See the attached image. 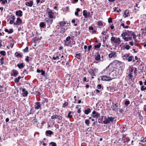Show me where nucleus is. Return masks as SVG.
<instances>
[{"instance_id": "5", "label": "nucleus", "mask_w": 146, "mask_h": 146, "mask_svg": "<svg viewBox=\"0 0 146 146\" xmlns=\"http://www.w3.org/2000/svg\"><path fill=\"white\" fill-rule=\"evenodd\" d=\"M92 117L94 118H97L100 115V114L96 111H94L92 112Z\"/></svg>"}, {"instance_id": "59", "label": "nucleus", "mask_w": 146, "mask_h": 146, "mask_svg": "<svg viewBox=\"0 0 146 146\" xmlns=\"http://www.w3.org/2000/svg\"><path fill=\"white\" fill-rule=\"evenodd\" d=\"M142 44L143 45L144 47H145L146 46V42H145L144 43H142Z\"/></svg>"}, {"instance_id": "64", "label": "nucleus", "mask_w": 146, "mask_h": 146, "mask_svg": "<svg viewBox=\"0 0 146 146\" xmlns=\"http://www.w3.org/2000/svg\"><path fill=\"white\" fill-rule=\"evenodd\" d=\"M89 29L90 30H93L94 29V28L92 27H90L89 28Z\"/></svg>"}, {"instance_id": "4", "label": "nucleus", "mask_w": 146, "mask_h": 146, "mask_svg": "<svg viewBox=\"0 0 146 146\" xmlns=\"http://www.w3.org/2000/svg\"><path fill=\"white\" fill-rule=\"evenodd\" d=\"M53 10H51L47 11L48 17L50 18H53L54 16V13L53 12Z\"/></svg>"}, {"instance_id": "44", "label": "nucleus", "mask_w": 146, "mask_h": 146, "mask_svg": "<svg viewBox=\"0 0 146 146\" xmlns=\"http://www.w3.org/2000/svg\"><path fill=\"white\" fill-rule=\"evenodd\" d=\"M50 144L52 145V146H56V143L53 142H51Z\"/></svg>"}, {"instance_id": "13", "label": "nucleus", "mask_w": 146, "mask_h": 146, "mask_svg": "<svg viewBox=\"0 0 146 146\" xmlns=\"http://www.w3.org/2000/svg\"><path fill=\"white\" fill-rule=\"evenodd\" d=\"M121 63V62L116 60H114L113 62V64L115 65H116L117 66L119 65Z\"/></svg>"}, {"instance_id": "7", "label": "nucleus", "mask_w": 146, "mask_h": 146, "mask_svg": "<svg viewBox=\"0 0 146 146\" xmlns=\"http://www.w3.org/2000/svg\"><path fill=\"white\" fill-rule=\"evenodd\" d=\"M52 18H46V21L48 25H51L53 22V20Z\"/></svg>"}, {"instance_id": "49", "label": "nucleus", "mask_w": 146, "mask_h": 146, "mask_svg": "<svg viewBox=\"0 0 146 146\" xmlns=\"http://www.w3.org/2000/svg\"><path fill=\"white\" fill-rule=\"evenodd\" d=\"M80 53L77 54H76V57H77L78 59H80Z\"/></svg>"}, {"instance_id": "36", "label": "nucleus", "mask_w": 146, "mask_h": 146, "mask_svg": "<svg viewBox=\"0 0 146 146\" xmlns=\"http://www.w3.org/2000/svg\"><path fill=\"white\" fill-rule=\"evenodd\" d=\"M128 57V58L127 59V60L128 62H131L132 60V57L133 56H129Z\"/></svg>"}, {"instance_id": "47", "label": "nucleus", "mask_w": 146, "mask_h": 146, "mask_svg": "<svg viewBox=\"0 0 146 146\" xmlns=\"http://www.w3.org/2000/svg\"><path fill=\"white\" fill-rule=\"evenodd\" d=\"M72 116L71 113L70 112H69L68 115V117L69 118H71L72 117Z\"/></svg>"}, {"instance_id": "10", "label": "nucleus", "mask_w": 146, "mask_h": 146, "mask_svg": "<svg viewBox=\"0 0 146 146\" xmlns=\"http://www.w3.org/2000/svg\"><path fill=\"white\" fill-rule=\"evenodd\" d=\"M36 106H35V108L36 110H38L41 107V105L40 102H37L36 103Z\"/></svg>"}, {"instance_id": "61", "label": "nucleus", "mask_w": 146, "mask_h": 146, "mask_svg": "<svg viewBox=\"0 0 146 146\" xmlns=\"http://www.w3.org/2000/svg\"><path fill=\"white\" fill-rule=\"evenodd\" d=\"M23 74H27V72L26 70H24L23 71Z\"/></svg>"}, {"instance_id": "50", "label": "nucleus", "mask_w": 146, "mask_h": 146, "mask_svg": "<svg viewBox=\"0 0 146 146\" xmlns=\"http://www.w3.org/2000/svg\"><path fill=\"white\" fill-rule=\"evenodd\" d=\"M1 1H2V3L4 4L5 3V2H6L7 3V0H0Z\"/></svg>"}, {"instance_id": "8", "label": "nucleus", "mask_w": 146, "mask_h": 146, "mask_svg": "<svg viewBox=\"0 0 146 146\" xmlns=\"http://www.w3.org/2000/svg\"><path fill=\"white\" fill-rule=\"evenodd\" d=\"M22 91L23 92L22 93L23 96L24 97H26L27 96L28 94V91L26 90L25 88H23L22 90Z\"/></svg>"}, {"instance_id": "21", "label": "nucleus", "mask_w": 146, "mask_h": 146, "mask_svg": "<svg viewBox=\"0 0 146 146\" xmlns=\"http://www.w3.org/2000/svg\"><path fill=\"white\" fill-rule=\"evenodd\" d=\"M115 43L118 44H119V43L121 42V40L120 38H117L115 40L114 42Z\"/></svg>"}, {"instance_id": "51", "label": "nucleus", "mask_w": 146, "mask_h": 146, "mask_svg": "<svg viewBox=\"0 0 146 146\" xmlns=\"http://www.w3.org/2000/svg\"><path fill=\"white\" fill-rule=\"evenodd\" d=\"M108 22L109 23H111L112 22V19L110 17L108 19Z\"/></svg>"}, {"instance_id": "45", "label": "nucleus", "mask_w": 146, "mask_h": 146, "mask_svg": "<svg viewBox=\"0 0 146 146\" xmlns=\"http://www.w3.org/2000/svg\"><path fill=\"white\" fill-rule=\"evenodd\" d=\"M124 141L125 143H127L130 141V139L128 138H126Z\"/></svg>"}, {"instance_id": "15", "label": "nucleus", "mask_w": 146, "mask_h": 146, "mask_svg": "<svg viewBox=\"0 0 146 146\" xmlns=\"http://www.w3.org/2000/svg\"><path fill=\"white\" fill-rule=\"evenodd\" d=\"M129 54H125L122 56V58L123 60H127V57L129 56Z\"/></svg>"}, {"instance_id": "41", "label": "nucleus", "mask_w": 146, "mask_h": 146, "mask_svg": "<svg viewBox=\"0 0 146 146\" xmlns=\"http://www.w3.org/2000/svg\"><path fill=\"white\" fill-rule=\"evenodd\" d=\"M128 77L129 78V79L132 80L133 76L131 74H128Z\"/></svg>"}, {"instance_id": "28", "label": "nucleus", "mask_w": 146, "mask_h": 146, "mask_svg": "<svg viewBox=\"0 0 146 146\" xmlns=\"http://www.w3.org/2000/svg\"><path fill=\"white\" fill-rule=\"evenodd\" d=\"M97 25L99 27L102 26L103 25V23L102 21H99L98 22Z\"/></svg>"}, {"instance_id": "11", "label": "nucleus", "mask_w": 146, "mask_h": 146, "mask_svg": "<svg viewBox=\"0 0 146 146\" xmlns=\"http://www.w3.org/2000/svg\"><path fill=\"white\" fill-rule=\"evenodd\" d=\"M33 2L32 1H30V2H27L25 3V4L26 6H29L30 7H31L32 6L33 4Z\"/></svg>"}, {"instance_id": "6", "label": "nucleus", "mask_w": 146, "mask_h": 146, "mask_svg": "<svg viewBox=\"0 0 146 146\" xmlns=\"http://www.w3.org/2000/svg\"><path fill=\"white\" fill-rule=\"evenodd\" d=\"M62 117L61 116H59L56 115H53L51 117V118L52 119H58L61 120Z\"/></svg>"}, {"instance_id": "63", "label": "nucleus", "mask_w": 146, "mask_h": 146, "mask_svg": "<svg viewBox=\"0 0 146 146\" xmlns=\"http://www.w3.org/2000/svg\"><path fill=\"white\" fill-rule=\"evenodd\" d=\"M112 110H117L116 107H115L114 106H113V108H112Z\"/></svg>"}, {"instance_id": "40", "label": "nucleus", "mask_w": 146, "mask_h": 146, "mask_svg": "<svg viewBox=\"0 0 146 146\" xmlns=\"http://www.w3.org/2000/svg\"><path fill=\"white\" fill-rule=\"evenodd\" d=\"M45 0H36V2L37 4L40 2L41 3H42L44 2Z\"/></svg>"}, {"instance_id": "35", "label": "nucleus", "mask_w": 146, "mask_h": 146, "mask_svg": "<svg viewBox=\"0 0 146 146\" xmlns=\"http://www.w3.org/2000/svg\"><path fill=\"white\" fill-rule=\"evenodd\" d=\"M23 51L24 52H29V48L27 47L25 49H23Z\"/></svg>"}, {"instance_id": "24", "label": "nucleus", "mask_w": 146, "mask_h": 146, "mask_svg": "<svg viewBox=\"0 0 146 146\" xmlns=\"http://www.w3.org/2000/svg\"><path fill=\"white\" fill-rule=\"evenodd\" d=\"M11 18L12 20H10L9 23L11 24H12L13 23H14V20L15 19V16H13L11 17Z\"/></svg>"}, {"instance_id": "16", "label": "nucleus", "mask_w": 146, "mask_h": 146, "mask_svg": "<svg viewBox=\"0 0 146 146\" xmlns=\"http://www.w3.org/2000/svg\"><path fill=\"white\" fill-rule=\"evenodd\" d=\"M16 15L20 17H21L23 15L22 11L21 10H19L16 12Z\"/></svg>"}, {"instance_id": "3", "label": "nucleus", "mask_w": 146, "mask_h": 146, "mask_svg": "<svg viewBox=\"0 0 146 146\" xmlns=\"http://www.w3.org/2000/svg\"><path fill=\"white\" fill-rule=\"evenodd\" d=\"M114 119L115 118L113 117H108V118H105L103 122L104 124H107L109 123L110 121H113Z\"/></svg>"}, {"instance_id": "23", "label": "nucleus", "mask_w": 146, "mask_h": 146, "mask_svg": "<svg viewBox=\"0 0 146 146\" xmlns=\"http://www.w3.org/2000/svg\"><path fill=\"white\" fill-rule=\"evenodd\" d=\"M61 54H59L58 55H57L56 56H54L52 58V59L54 60H58L59 59V57L60 56Z\"/></svg>"}, {"instance_id": "14", "label": "nucleus", "mask_w": 146, "mask_h": 146, "mask_svg": "<svg viewBox=\"0 0 146 146\" xmlns=\"http://www.w3.org/2000/svg\"><path fill=\"white\" fill-rule=\"evenodd\" d=\"M22 20L21 19L19 18H17V21L15 23H14L15 25H19L21 23Z\"/></svg>"}, {"instance_id": "17", "label": "nucleus", "mask_w": 146, "mask_h": 146, "mask_svg": "<svg viewBox=\"0 0 146 146\" xmlns=\"http://www.w3.org/2000/svg\"><path fill=\"white\" fill-rule=\"evenodd\" d=\"M83 15L84 16L85 18H87L89 17L87 11L86 10H84L83 12Z\"/></svg>"}, {"instance_id": "53", "label": "nucleus", "mask_w": 146, "mask_h": 146, "mask_svg": "<svg viewBox=\"0 0 146 146\" xmlns=\"http://www.w3.org/2000/svg\"><path fill=\"white\" fill-rule=\"evenodd\" d=\"M41 72V75L43 76H44L45 74V72L44 71H43V70H42Z\"/></svg>"}, {"instance_id": "39", "label": "nucleus", "mask_w": 146, "mask_h": 146, "mask_svg": "<svg viewBox=\"0 0 146 146\" xmlns=\"http://www.w3.org/2000/svg\"><path fill=\"white\" fill-rule=\"evenodd\" d=\"M130 102L129 101H126L125 102V105L127 106L128 105L130 104Z\"/></svg>"}, {"instance_id": "22", "label": "nucleus", "mask_w": 146, "mask_h": 146, "mask_svg": "<svg viewBox=\"0 0 146 146\" xmlns=\"http://www.w3.org/2000/svg\"><path fill=\"white\" fill-rule=\"evenodd\" d=\"M115 54V52H112L111 53H110L109 54V57L110 58H111L113 57H114Z\"/></svg>"}, {"instance_id": "62", "label": "nucleus", "mask_w": 146, "mask_h": 146, "mask_svg": "<svg viewBox=\"0 0 146 146\" xmlns=\"http://www.w3.org/2000/svg\"><path fill=\"white\" fill-rule=\"evenodd\" d=\"M143 110L146 111V105H145L143 107Z\"/></svg>"}, {"instance_id": "9", "label": "nucleus", "mask_w": 146, "mask_h": 146, "mask_svg": "<svg viewBox=\"0 0 146 146\" xmlns=\"http://www.w3.org/2000/svg\"><path fill=\"white\" fill-rule=\"evenodd\" d=\"M129 16V10H126L124 11L123 14V16L125 18Z\"/></svg>"}, {"instance_id": "38", "label": "nucleus", "mask_w": 146, "mask_h": 146, "mask_svg": "<svg viewBox=\"0 0 146 146\" xmlns=\"http://www.w3.org/2000/svg\"><path fill=\"white\" fill-rule=\"evenodd\" d=\"M141 90L142 91H143L144 90H146V87H145L144 86H142L141 87Z\"/></svg>"}, {"instance_id": "60", "label": "nucleus", "mask_w": 146, "mask_h": 146, "mask_svg": "<svg viewBox=\"0 0 146 146\" xmlns=\"http://www.w3.org/2000/svg\"><path fill=\"white\" fill-rule=\"evenodd\" d=\"M97 88L98 89H100L101 88V86L100 84H98L97 86Z\"/></svg>"}, {"instance_id": "48", "label": "nucleus", "mask_w": 146, "mask_h": 146, "mask_svg": "<svg viewBox=\"0 0 146 146\" xmlns=\"http://www.w3.org/2000/svg\"><path fill=\"white\" fill-rule=\"evenodd\" d=\"M129 71H130V72H133V67H131V66H129Z\"/></svg>"}, {"instance_id": "1", "label": "nucleus", "mask_w": 146, "mask_h": 146, "mask_svg": "<svg viewBox=\"0 0 146 146\" xmlns=\"http://www.w3.org/2000/svg\"><path fill=\"white\" fill-rule=\"evenodd\" d=\"M132 36L133 38H135L137 37L136 35L134 34L133 32L127 31L126 32H123L121 34V36L125 41H128L129 40H132Z\"/></svg>"}, {"instance_id": "46", "label": "nucleus", "mask_w": 146, "mask_h": 146, "mask_svg": "<svg viewBox=\"0 0 146 146\" xmlns=\"http://www.w3.org/2000/svg\"><path fill=\"white\" fill-rule=\"evenodd\" d=\"M4 58L3 57H2L0 59V63L1 64H3V61L4 60Z\"/></svg>"}, {"instance_id": "52", "label": "nucleus", "mask_w": 146, "mask_h": 146, "mask_svg": "<svg viewBox=\"0 0 146 146\" xmlns=\"http://www.w3.org/2000/svg\"><path fill=\"white\" fill-rule=\"evenodd\" d=\"M29 57L28 56H27L26 57L25 59V60L27 62H29Z\"/></svg>"}, {"instance_id": "55", "label": "nucleus", "mask_w": 146, "mask_h": 146, "mask_svg": "<svg viewBox=\"0 0 146 146\" xmlns=\"http://www.w3.org/2000/svg\"><path fill=\"white\" fill-rule=\"evenodd\" d=\"M70 38V36H68L66 38V40L67 41H69Z\"/></svg>"}, {"instance_id": "32", "label": "nucleus", "mask_w": 146, "mask_h": 146, "mask_svg": "<svg viewBox=\"0 0 146 146\" xmlns=\"http://www.w3.org/2000/svg\"><path fill=\"white\" fill-rule=\"evenodd\" d=\"M121 26H122L125 29H127L128 28V26H125L124 24L123 23H121Z\"/></svg>"}, {"instance_id": "31", "label": "nucleus", "mask_w": 146, "mask_h": 146, "mask_svg": "<svg viewBox=\"0 0 146 146\" xmlns=\"http://www.w3.org/2000/svg\"><path fill=\"white\" fill-rule=\"evenodd\" d=\"M0 54L2 55L5 56L6 55V53L4 51H0Z\"/></svg>"}, {"instance_id": "37", "label": "nucleus", "mask_w": 146, "mask_h": 146, "mask_svg": "<svg viewBox=\"0 0 146 146\" xmlns=\"http://www.w3.org/2000/svg\"><path fill=\"white\" fill-rule=\"evenodd\" d=\"M125 48L127 50H129L130 48V46L129 45H127L124 46Z\"/></svg>"}, {"instance_id": "54", "label": "nucleus", "mask_w": 146, "mask_h": 146, "mask_svg": "<svg viewBox=\"0 0 146 146\" xmlns=\"http://www.w3.org/2000/svg\"><path fill=\"white\" fill-rule=\"evenodd\" d=\"M13 32V29H10L8 33L9 34H11Z\"/></svg>"}, {"instance_id": "34", "label": "nucleus", "mask_w": 146, "mask_h": 146, "mask_svg": "<svg viewBox=\"0 0 146 146\" xmlns=\"http://www.w3.org/2000/svg\"><path fill=\"white\" fill-rule=\"evenodd\" d=\"M15 55L17 56H19L20 57H21L22 56V55L20 54L18 52H16L15 53Z\"/></svg>"}, {"instance_id": "27", "label": "nucleus", "mask_w": 146, "mask_h": 146, "mask_svg": "<svg viewBox=\"0 0 146 146\" xmlns=\"http://www.w3.org/2000/svg\"><path fill=\"white\" fill-rule=\"evenodd\" d=\"M101 45V43H99L98 44L94 46V49H96L97 48H99Z\"/></svg>"}, {"instance_id": "58", "label": "nucleus", "mask_w": 146, "mask_h": 146, "mask_svg": "<svg viewBox=\"0 0 146 146\" xmlns=\"http://www.w3.org/2000/svg\"><path fill=\"white\" fill-rule=\"evenodd\" d=\"M129 44L130 45H131L132 46H133V44H134L133 42L132 41L130 42L129 43Z\"/></svg>"}, {"instance_id": "42", "label": "nucleus", "mask_w": 146, "mask_h": 146, "mask_svg": "<svg viewBox=\"0 0 146 146\" xmlns=\"http://www.w3.org/2000/svg\"><path fill=\"white\" fill-rule=\"evenodd\" d=\"M68 103L67 102H65L63 104L62 107L63 108L65 107L66 106H67L68 105Z\"/></svg>"}, {"instance_id": "26", "label": "nucleus", "mask_w": 146, "mask_h": 146, "mask_svg": "<svg viewBox=\"0 0 146 146\" xmlns=\"http://www.w3.org/2000/svg\"><path fill=\"white\" fill-rule=\"evenodd\" d=\"M46 133L47 135H50L53 133V132L50 130H47L46 131Z\"/></svg>"}, {"instance_id": "20", "label": "nucleus", "mask_w": 146, "mask_h": 146, "mask_svg": "<svg viewBox=\"0 0 146 146\" xmlns=\"http://www.w3.org/2000/svg\"><path fill=\"white\" fill-rule=\"evenodd\" d=\"M101 56L99 53H97L95 56V59L96 60H99L100 59Z\"/></svg>"}, {"instance_id": "43", "label": "nucleus", "mask_w": 146, "mask_h": 146, "mask_svg": "<svg viewBox=\"0 0 146 146\" xmlns=\"http://www.w3.org/2000/svg\"><path fill=\"white\" fill-rule=\"evenodd\" d=\"M114 36H112L111 38V41H115L116 40Z\"/></svg>"}, {"instance_id": "33", "label": "nucleus", "mask_w": 146, "mask_h": 146, "mask_svg": "<svg viewBox=\"0 0 146 146\" xmlns=\"http://www.w3.org/2000/svg\"><path fill=\"white\" fill-rule=\"evenodd\" d=\"M45 25V24L43 22H41L40 24V27L42 28L44 27Z\"/></svg>"}, {"instance_id": "29", "label": "nucleus", "mask_w": 146, "mask_h": 146, "mask_svg": "<svg viewBox=\"0 0 146 146\" xmlns=\"http://www.w3.org/2000/svg\"><path fill=\"white\" fill-rule=\"evenodd\" d=\"M21 78V77L20 76H18L17 78H16L15 80V82L16 83H17L19 82V79Z\"/></svg>"}, {"instance_id": "12", "label": "nucleus", "mask_w": 146, "mask_h": 146, "mask_svg": "<svg viewBox=\"0 0 146 146\" xmlns=\"http://www.w3.org/2000/svg\"><path fill=\"white\" fill-rule=\"evenodd\" d=\"M66 24V23L65 21H60L58 23L59 27H62L64 26Z\"/></svg>"}, {"instance_id": "25", "label": "nucleus", "mask_w": 146, "mask_h": 146, "mask_svg": "<svg viewBox=\"0 0 146 146\" xmlns=\"http://www.w3.org/2000/svg\"><path fill=\"white\" fill-rule=\"evenodd\" d=\"M91 111V109L90 108H88L87 110H85L84 111V113L86 114H88Z\"/></svg>"}, {"instance_id": "18", "label": "nucleus", "mask_w": 146, "mask_h": 146, "mask_svg": "<svg viewBox=\"0 0 146 146\" xmlns=\"http://www.w3.org/2000/svg\"><path fill=\"white\" fill-rule=\"evenodd\" d=\"M12 72H13V75L14 76H17L18 74L17 71L15 70H13L12 71ZM11 75L12 76H13V74H11Z\"/></svg>"}, {"instance_id": "30", "label": "nucleus", "mask_w": 146, "mask_h": 146, "mask_svg": "<svg viewBox=\"0 0 146 146\" xmlns=\"http://www.w3.org/2000/svg\"><path fill=\"white\" fill-rule=\"evenodd\" d=\"M85 123L86 125L88 126H89L90 124V121L88 119H86L85 120Z\"/></svg>"}, {"instance_id": "19", "label": "nucleus", "mask_w": 146, "mask_h": 146, "mask_svg": "<svg viewBox=\"0 0 146 146\" xmlns=\"http://www.w3.org/2000/svg\"><path fill=\"white\" fill-rule=\"evenodd\" d=\"M25 66V65L23 63H21L20 64H17V66L20 69L23 68Z\"/></svg>"}, {"instance_id": "2", "label": "nucleus", "mask_w": 146, "mask_h": 146, "mask_svg": "<svg viewBox=\"0 0 146 146\" xmlns=\"http://www.w3.org/2000/svg\"><path fill=\"white\" fill-rule=\"evenodd\" d=\"M101 80L103 81H110L115 77H112L107 76H103L101 77Z\"/></svg>"}, {"instance_id": "56", "label": "nucleus", "mask_w": 146, "mask_h": 146, "mask_svg": "<svg viewBox=\"0 0 146 146\" xmlns=\"http://www.w3.org/2000/svg\"><path fill=\"white\" fill-rule=\"evenodd\" d=\"M107 33L106 32L103 31L102 33V35H106L107 34Z\"/></svg>"}, {"instance_id": "57", "label": "nucleus", "mask_w": 146, "mask_h": 146, "mask_svg": "<svg viewBox=\"0 0 146 146\" xmlns=\"http://www.w3.org/2000/svg\"><path fill=\"white\" fill-rule=\"evenodd\" d=\"M92 45H90L88 46V51H89L91 49V48H92Z\"/></svg>"}]
</instances>
